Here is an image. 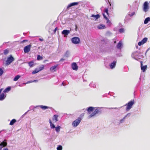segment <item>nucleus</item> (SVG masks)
I'll return each instance as SVG.
<instances>
[{"label": "nucleus", "instance_id": "obj_4", "mask_svg": "<svg viewBox=\"0 0 150 150\" xmlns=\"http://www.w3.org/2000/svg\"><path fill=\"white\" fill-rule=\"evenodd\" d=\"M14 60V59L13 57L10 55L7 58V60L6 61V65H8L10 64Z\"/></svg>", "mask_w": 150, "mask_h": 150}, {"label": "nucleus", "instance_id": "obj_59", "mask_svg": "<svg viewBox=\"0 0 150 150\" xmlns=\"http://www.w3.org/2000/svg\"><path fill=\"white\" fill-rule=\"evenodd\" d=\"M109 109H117V108H109Z\"/></svg>", "mask_w": 150, "mask_h": 150}, {"label": "nucleus", "instance_id": "obj_50", "mask_svg": "<svg viewBox=\"0 0 150 150\" xmlns=\"http://www.w3.org/2000/svg\"><path fill=\"white\" fill-rule=\"evenodd\" d=\"M57 29H58V28H57V27H56L55 28V29L54 30V33H55L56 32V31L57 30Z\"/></svg>", "mask_w": 150, "mask_h": 150}, {"label": "nucleus", "instance_id": "obj_48", "mask_svg": "<svg viewBox=\"0 0 150 150\" xmlns=\"http://www.w3.org/2000/svg\"><path fill=\"white\" fill-rule=\"evenodd\" d=\"M103 15L104 17V18L105 19H108V18L105 15L104 13H103Z\"/></svg>", "mask_w": 150, "mask_h": 150}, {"label": "nucleus", "instance_id": "obj_16", "mask_svg": "<svg viewBox=\"0 0 150 150\" xmlns=\"http://www.w3.org/2000/svg\"><path fill=\"white\" fill-rule=\"evenodd\" d=\"M70 33V31L67 30H64L62 32V34L65 35H67Z\"/></svg>", "mask_w": 150, "mask_h": 150}, {"label": "nucleus", "instance_id": "obj_5", "mask_svg": "<svg viewBox=\"0 0 150 150\" xmlns=\"http://www.w3.org/2000/svg\"><path fill=\"white\" fill-rule=\"evenodd\" d=\"M71 41L74 44H79L80 41V39L77 37H74L71 38Z\"/></svg>", "mask_w": 150, "mask_h": 150}, {"label": "nucleus", "instance_id": "obj_1", "mask_svg": "<svg viewBox=\"0 0 150 150\" xmlns=\"http://www.w3.org/2000/svg\"><path fill=\"white\" fill-rule=\"evenodd\" d=\"M132 58L137 60L143 58L144 57L139 51H136L132 53Z\"/></svg>", "mask_w": 150, "mask_h": 150}, {"label": "nucleus", "instance_id": "obj_47", "mask_svg": "<svg viewBox=\"0 0 150 150\" xmlns=\"http://www.w3.org/2000/svg\"><path fill=\"white\" fill-rule=\"evenodd\" d=\"M4 147V146L3 145V144L0 143V150H1L2 148Z\"/></svg>", "mask_w": 150, "mask_h": 150}, {"label": "nucleus", "instance_id": "obj_32", "mask_svg": "<svg viewBox=\"0 0 150 150\" xmlns=\"http://www.w3.org/2000/svg\"><path fill=\"white\" fill-rule=\"evenodd\" d=\"M96 114L94 112H93L91 115H90L88 117V119L91 118L92 117L94 116Z\"/></svg>", "mask_w": 150, "mask_h": 150}, {"label": "nucleus", "instance_id": "obj_23", "mask_svg": "<svg viewBox=\"0 0 150 150\" xmlns=\"http://www.w3.org/2000/svg\"><path fill=\"white\" fill-rule=\"evenodd\" d=\"M58 66V65H54L53 66L51 67L50 68V71H53Z\"/></svg>", "mask_w": 150, "mask_h": 150}, {"label": "nucleus", "instance_id": "obj_22", "mask_svg": "<svg viewBox=\"0 0 150 150\" xmlns=\"http://www.w3.org/2000/svg\"><path fill=\"white\" fill-rule=\"evenodd\" d=\"M149 21H150V18L149 17H147L145 19L144 21V23L145 24H146Z\"/></svg>", "mask_w": 150, "mask_h": 150}, {"label": "nucleus", "instance_id": "obj_33", "mask_svg": "<svg viewBox=\"0 0 150 150\" xmlns=\"http://www.w3.org/2000/svg\"><path fill=\"white\" fill-rule=\"evenodd\" d=\"M125 117H124L122 119L120 120L119 122V124H120L123 123L125 121Z\"/></svg>", "mask_w": 150, "mask_h": 150}, {"label": "nucleus", "instance_id": "obj_53", "mask_svg": "<svg viewBox=\"0 0 150 150\" xmlns=\"http://www.w3.org/2000/svg\"><path fill=\"white\" fill-rule=\"evenodd\" d=\"M33 81H28L27 82V83H32V82H32Z\"/></svg>", "mask_w": 150, "mask_h": 150}, {"label": "nucleus", "instance_id": "obj_26", "mask_svg": "<svg viewBox=\"0 0 150 150\" xmlns=\"http://www.w3.org/2000/svg\"><path fill=\"white\" fill-rule=\"evenodd\" d=\"M16 120L15 119H12L10 122L9 125H12L16 122Z\"/></svg>", "mask_w": 150, "mask_h": 150}, {"label": "nucleus", "instance_id": "obj_43", "mask_svg": "<svg viewBox=\"0 0 150 150\" xmlns=\"http://www.w3.org/2000/svg\"><path fill=\"white\" fill-rule=\"evenodd\" d=\"M131 115V113H128L127 114L125 117V118H126L127 117H128L130 116Z\"/></svg>", "mask_w": 150, "mask_h": 150}, {"label": "nucleus", "instance_id": "obj_63", "mask_svg": "<svg viewBox=\"0 0 150 150\" xmlns=\"http://www.w3.org/2000/svg\"><path fill=\"white\" fill-rule=\"evenodd\" d=\"M47 61V60H45L44 61V62H45V61Z\"/></svg>", "mask_w": 150, "mask_h": 150}, {"label": "nucleus", "instance_id": "obj_37", "mask_svg": "<svg viewBox=\"0 0 150 150\" xmlns=\"http://www.w3.org/2000/svg\"><path fill=\"white\" fill-rule=\"evenodd\" d=\"M57 150H62V146L59 145L58 146L57 148Z\"/></svg>", "mask_w": 150, "mask_h": 150}, {"label": "nucleus", "instance_id": "obj_8", "mask_svg": "<svg viewBox=\"0 0 150 150\" xmlns=\"http://www.w3.org/2000/svg\"><path fill=\"white\" fill-rule=\"evenodd\" d=\"M31 47V45H29L25 46L24 49V52L25 53L28 52L30 51Z\"/></svg>", "mask_w": 150, "mask_h": 150}, {"label": "nucleus", "instance_id": "obj_60", "mask_svg": "<svg viewBox=\"0 0 150 150\" xmlns=\"http://www.w3.org/2000/svg\"><path fill=\"white\" fill-rule=\"evenodd\" d=\"M4 150H8V149L7 148L4 149Z\"/></svg>", "mask_w": 150, "mask_h": 150}, {"label": "nucleus", "instance_id": "obj_27", "mask_svg": "<svg viewBox=\"0 0 150 150\" xmlns=\"http://www.w3.org/2000/svg\"><path fill=\"white\" fill-rule=\"evenodd\" d=\"M21 77V76L19 75H16L13 79V81H17Z\"/></svg>", "mask_w": 150, "mask_h": 150}, {"label": "nucleus", "instance_id": "obj_12", "mask_svg": "<svg viewBox=\"0 0 150 150\" xmlns=\"http://www.w3.org/2000/svg\"><path fill=\"white\" fill-rule=\"evenodd\" d=\"M141 69L142 70L143 72H145L147 66L146 65L143 66L142 64V62L141 61Z\"/></svg>", "mask_w": 150, "mask_h": 150}, {"label": "nucleus", "instance_id": "obj_3", "mask_svg": "<svg viewBox=\"0 0 150 150\" xmlns=\"http://www.w3.org/2000/svg\"><path fill=\"white\" fill-rule=\"evenodd\" d=\"M81 120V118L79 117L77 119L73 122L72 123V125L74 127H77L79 124Z\"/></svg>", "mask_w": 150, "mask_h": 150}, {"label": "nucleus", "instance_id": "obj_21", "mask_svg": "<svg viewBox=\"0 0 150 150\" xmlns=\"http://www.w3.org/2000/svg\"><path fill=\"white\" fill-rule=\"evenodd\" d=\"M91 17H94L95 18V20H96L100 17V16L99 14H97L96 15L93 14L91 16Z\"/></svg>", "mask_w": 150, "mask_h": 150}, {"label": "nucleus", "instance_id": "obj_25", "mask_svg": "<svg viewBox=\"0 0 150 150\" xmlns=\"http://www.w3.org/2000/svg\"><path fill=\"white\" fill-rule=\"evenodd\" d=\"M105 25L103 24H100L98 26V29H103L105 28Z\"/></svg>", "mask_w": 150, "mask_h": 150}, {"label": "nucleus", "instance_id": "obj_57", "mask_svg": "<svg viewBox=\"0 0 150 150\" xmlns=\"http://www.w3.org/2000/svg\"><path fill=\"white\" fill-rule=\"evenodd\" d=\"M39 40H40V41H42L43 40V39L41 38H39Z\"/></svg>", "mask_w": 150, "mask_h": 150}, {"label": "nucleus", "instance_id": "obj_15", "mask_svg": "<svg viewBox=\"0 0 150 150\" xmlns=\"http://www.w3.org/2000/svg\"><path fill=\"white\" fill-rule=\"evenodd\" d=\"M6 93H2L0 95V100L2 101L4 100L6 98Z\"/></svg>", "mask_w": 150, "mask_h": 150}, {"label": "nucleus", "instance_id": "obj_38", "mask_svg": "<svg viewBox=\"0 0 150 150\" xmlns=\"http://www.w3.org/2000/svg\"><path fill=\"white\" fill-rule=\"evenodd\" d=\"M9 51L8 49H6L4 50V53L5 55L7 54L8 53Z\"/></svg>", "mask_w": 150, "mask_h": 150}, {"label": "nucleus", "instance_id": "obj_6", "mask_svg": "<svg viewBox=\"0 0 150 150\" xmlns=\"http://www.w3.org/2000/svg\"><path fill=\"white\" fill-rule=\"evenodd\" d=\"M38 107H40L43 110H45L48 108H50V109H52V108L51 107H48L46 106H44L43 105H38L36 106H31L30 107V109H31L32 107H33L34 108H35Z\"/></svg>", "mask_w": 150, "mask_h": 150}, {"label": "nucleus", "instance_id": "obj_28", "mask_svg": "<svg viewBox=\"0 0 150 150\" xmlns=\"http://www.w3.org/2000/svg\"><path fill=\"white\" fill-rule=\"evenodd\" d=\"M28 64L30 67H32L34 66V62L32 61L29 62Z\"/></svg>", "mask_w": 150, "mask_h": 150}, {"label": "nucleus", "instance_id": "obj_24", "mask_svg": "<svg viewBox=\"0 0 150 150\" xmlns=\"http://www.w3.org/2000/svg\"><path fill=\"white\" fill-rule=\"evenodd\" d=\"M70 54V52L69 51V50H67L66 52L64 54V56L66 57H68Z\"/></svg>", "mask_w": 150, "mask_h": 150}, {"label": "nucleus", "instance_id": "obj_7", "mask_svg": "<svg viewBox=\"0 0 150 150\" xmlns=\"http://www.w3.org/2000/svg\"><path fill=\"white\" fill-rule=\"evenodd\" d=\"M149 7L148 5V3L147 1H145L144 4L143 5V11L145 12H147L148 9H149Z\"/></svg>", "mask_w": 150, "mask_h": 150}, {"label": "nucleus", "instance_id": "obj_30", "mask_svg": "<svg viewBox=\"0 0 150 150\" xmlns=\"http://www.w3.org/2000/svg\"><path fill=\"white\" fill-rule=\"evenodd\" d=\"M39 71L38 69L37 68H36L32 72V74H34Z\"/></svg>", "mask_w": 150, "mask_h": 150}, {"label": "nucleus", "instance_id": "obj_52", "mask_svg": "<svg viewBox=\"0 0 150 150\" xmlns=\"http://www.w3.org/2000/svg\"><path fill=\"white\" fill-rule=\"evenodd\" d=\"M64 60V59L63 58H61L59 60V62L63 61Z\"/></svg>", "mask_w": 150, "mask_h": 150}, {"label": "nucleus", "instance_id": "obj_39", "mask_svg": "<svg viewBox=\"0 0 150 150\" xmlns=\"http://www.w3.org/2000/svg\"><path fill=\"white\" fill-rule=\"evenodd\" d=\"M119 31L120 33H123L124 31V29L123 28H120L119 29Z\"/></svg>", "mask_w": 150, "mask_h": 150}, {"label": "nucleus", "instance_id": "obj_56", "mask_svg": "<svg viewBox=\"0 0 150 150\" xmlns=\"http://www.w3.org/2000/svg\"><path fill=\"white\" fill-rule=\"evenodd\" d=\"M38 81V80H33L32 81V82H37Z\"/></svg>", "mask_w": 150, "mask_h": 150}, {"label": "nucleus", "instance_id": "obj_36", "mask_svg": "<svg viewBox=\"0 0 150 150\" xmlns=\"http://www.w3.org/2000/svg\"><path fill=\"white\" fill-rule=\"evenodd\" d=\"M1 144H3V146H4V147L6 146L7 145V143L6 142V140H4Z\"/></svg>", "mask_w": 150, "mask_h": 150}, {"label": "nucleus", "instance_id": "obj_17", "mask_svg": "<svg viewBox=\"0 0 150 150\" xmlns=\"http://www.w3.org/2000/svg\"><path fill=\"white\" fill-rule=\"evenodd\" d=\"M122 43L121 41H120L117 44L116 47L118 49L121 50L122 48Z\"/></svg>", "mask_w": 150, "mask_h": 150}, {"label": "nucleus", "instance_id": "obj_18", "mask_svg": "<svg viewBox=\"0 0 150 150\" xmlns=\"http://www.w3.org/2000/svg\"><path fill=\"white\" fill-rule=\"evenodd\" d=\"M11 90V87L8 86L3 91V92L4 93H8L9 91Z\"/></svg>", "mask_w": 150, "mask_h": 150}, {"label": "nucleus", "instance_id": "obj_61", "mask_svg": "<svg viewBox=\"0 0 150 150\" xmlns=\"http://www.w3.org/2000/svg\"><path fill=\"white\" fill-rule=\"evenodd\" d=\"M148 50H149V49H148V50H147V51H146V53H145V54H146V53H147V52L148 51Z\"/></svg>", "mask_w": 150, "mask_h": 150}, {"label": "nucleus", "instance_id": "obj_40", "mask_svg": "<svg viewBox=\"0 0 150 150\" xmlns=\"http://www.w3.org/2000/svg\"><path fill=\"white\" fill-rule=\"evenodd\" d=\"M3 73L4 71L3 69L1 68H0V76H2Z\"/></svg>", "mask_w": 150, "mask_h": 150}, {"label": "nucleus", "instance_id": "obj_19", "mask_svg": "<svg viewBox=\"0 0 150 150\" xmlns=\"http://www.w3.org/2000/svg\"><path fill=\"white\" fill-rule=\"evenodd\" d=\"M58 115H54L53 117L52 120L54 121H55V122H56L58 121Z\"/></svg>", "mask_w": 150, "mask_h": 150}, {"label": "nucleus", "instance_id": "obj_42", "mask_svg": "<svg viewBox=\"0 0 150 150\" xmlns=\"http://www.w3.org/2000/svg\"><path fill=\"white\" fill-rule=\"evenodd\" d=\"M106 20H107V24L109 25H110L111 24V22L108 19H108Z\"/></svg>", "mask_w": 150, "mask_h": 150}, {"label": "nucleus", "instance_id": "obj_51", "mask_svg": "<svg viewBox=\"0 0 150 150\" xmlns=\"http://www.w3.org/2000/svg\"><path fill=\"white\" fill-rule=\"evenodd\" d=\"M84 113H83L81 114L80 115V117H81H81H83L84 116Z\"/></svg>", "mask_w": 150, "mask_h": 150}, {"label": "nucleus", "instance_id": "obj_14", "mask_svg": "<svg viewBox=\"0 0 150 150\" xmlns=\"http://www.w3.org/2000/svg\"><path fill=\"white\" fill-rule=\"evenodd\" d=\"M116 60L113 61L110 64L109 66L111 69H113L115 68L116 65Z\"/></svg>", "mask_w": 150, "mask_h": 150}, {"label": "nucleus", "instance_id": "obj_46", "mask_svg": "<svg viewBox=\"0 0 150 150\" xmlns=\"http://www.w3.org/2000/svg\"><path fill=\"white\" fill-rule=\"evenodd\" d=\"M30 110H28L21 117L22 118H23L24 116L26 115L27 113Z\"/></svg>", "mask_w": 150, "mask_h": 150}, {"label": "nucleus", "instance_id": "obj_41", "mask_svg": "<svg viewBox=\"0 0 150 150\" xmlns=\"http://www.w3.org/2000/svg\"><path fill=\"white\" fill-rule=\"evenodd\" d=\"M104 12L106 13L107 15H108V10L107 8H105Z\"/></svg>", "mask_w": 150, "mask_h": 150}, {"label": "nucleus", "instance_id": "obj_34", "mask_svg": "<svg viewBox=\"0 0 150 150\" xmlns=\"http://www.w3.org/2000/svg\"><path fill=\"white\" fill-rule=\"evenodd\" d=\"M37 59L38 60H40L42 59V57L40 56V55H38L37 56Z\"/></svg>", "mask_w": 150, "mask_h": 150}, {"label": "nucleus", "instance_id": "obj_45", "mask_svg": "<svg viewBox=\"0 0 150 150\" xmlns=\"http://www.w3.org/2000/svg\"><path fill=\"white\" fill-rule=\"evenodd\" d=\"M50 125L51 128L52 129H54L55 128V126L53 124H52Z\"/></svg>", "mask_w": 150, "mask_h": 150}, {"label": "nucleus", "instance_id": "obj_29", "mask_svg": "<svg viewBox=\"0 0 150 150\" xmlns=\"http://www.w3.org/2000/svg\"><path fill=\"white\" fill-rule=\"evenodd\" d=\"M55 128V130L57 132H59L60 131L61 127L60 126H58Z\"/></svg>", "mask_w": 150, "mask_h": 150}, {"label": "nucleus", "instance_id": "obj_13", "mask_svg": "<svg viewBox=\"0 0 150 150\" xmlns=\"http://www.w3.org/2000/svg\"><path fill=\"white\" fill-rule=\"evenodd\" d=\"M71 67L74 70H77L78 69V66L76 63L73 62L71 64Z\"/></svg>", "mask_w": 150, "mask_h": 150}, {"label": "nucleus", "instance_id": "obj_54", "mask_svg": "<svg viewBox=\"0 0 150 150\" xmlns=\"http://www.w3.org/2000/svg\"><path fill=\"white\" fill-rule=\"evenodd\" d=\"M62 85H63V86H65L66 85V84H65L64 82H63L62 83Z\"/></svg>", "mask_w": 150, "mask_h": 150}, {"label": "nucleus", "instance_id": "obj_62", "mask_svg": "<svg viewBox=\"0 0 150 150\" xmlns=\"http://www.w3.org/2000/svg\"><path fill=\"white\" fill-rule=\"evenodd\" d=\"M107 33H110V32H109V31H108V32H107Z\"/></svg>", "mask_w": 150, "mask_h": 150}, {"label": "nucleus", "instance_id": "obj_44", "mask_svg": "<svg viewBox=\"0 0 150 150\" xmlns=\"http://www.w3.org/2000/svg\"><path fill=\"white\" fill-rule=\"evenodd\" d=\"M135 14V13L134 12H132L131 13H129V15L131 17L133 16Z\"/></svg>", "mask_w": 150, "mask_h": 150}, {"label": "nucleus", "instance_id": "obj_11", "mask_svg": "<svg viewBox=\"0 0 150 150\" xmlns=\"http://www.w3.org/2000/svg\"><path fill=\"white\" fill-rule=\"evenodd\" d=\"M96 109L95 111L93 112L96 114L98 113H101V110L100 109L102 108V107H96L95 108Z\"/></svg>", "mask_w": 150, "mask_h": 150}, {"label": "nucleus", "instance_id": "obj_58", "mask_svg": "<svg viewBox=\"0 0 150 150\" xmlns=\"http://www.w3.org/2000/svg\"><path fill=\"white\" fill-rule=\"evenodd\" d=\"M49 122L50 124V125L52 123V122L50 120H49Z\"/></svg>", "mask_w": 150, "mask_h": 150}, {"label": "nucleus", "instance_id": "obj_64", "mask_svg": "<svg viewBox=\"0 0 150 150\" xmlns=\"http://www.w3.org/2000/svg\"><path fill=\"white\" fill-rule=\"evenodd\" d=\"M138 46H137V47H137V48H138Z\"/></svg>", "mask_w": 150, "mask_h": 150}, {"label": "nucleus", "instance_id": "obj_49", "mask_svg": "<svg viewBox=\"0 0 150 150\" xmlns=\"http://www.w3.org/2000/svg\"><path fill=\"white\" fill-rule=\"evenodd\" d=\"M27 41H28V40H24L21 42V43H24L25 42H27Z\"/></svg>", "mask_w": 150, "mask_h": 150}, {"label": "nucleus", "instance_id": "obj_55", "mask_svg": "<svg viewBox=\"0 0 150 150\" xmlns=\"http://www.w3.org/2000/svg\"><path fill=\"white\" fill-rule=\"evenodd\" d=\"M2 90H3L2 88H1V89H0V95H1V92L2 91Z\"/></svg>", "mask_w": 150, "mask_h": 150}, {"label": "nucleus", "instance_id": "obj_35", "mask_svg": "<svg viewBox=\"0 0 150 150\" xmlns=\"http://www.w3.org/2000/svg\"><path fill=\"white\" fill-rule=\"evenodd\" d=\"M44 66L43 65H42L38 69L39 71H40L43 69H44Z\"/></svg>", "mask_w": 150, "mask_h": 150}, {"label": "nucleus", "instance_id": "obj_2", "mask_svg": "<svg viewBox=\"0 0 150 150\" xmlns=\"http://www.w3.org/2000/svg\"><path fill=\"white\" fill-rule=\"evenodd\" d=\"M134 100H133L130 101L126 104L125 106H126V111H128L132 108L133 105L134 104Z\"/></svg>", "mask_w": 150, "mask_h": 150}, {"label": "nucleus", "instance_id": "obj_20", "mask_svg": "<svg viewBox=\"0 0 150 150\" xmlns=\"http://www.w3.org/2000/svg\"><path fill=\"white\" fill-rule=\"evenodd\" d=\"M95 109V108L93 107H89L87 108V110L89 112H92L93 111L94 109Z\"/></svg>", "mask_w": 150, "mask_h": 150}, {"label": "nucleus", "instance_id": "obj_31", "mask_svg": "<svg viewBox=\"0 0 150 150\" xmlns=\"http://www.w3.org/2000/svg\"><path fill=\"white\" fill-rule=\"evenodd\" d=\"M90 86L95 88L96 87V85L95 83L93 82H91L89 85Z\"/></svg>", "mask_w": 150, "mask_h": 150}, {"label": "nucleus", "instance_id": "obj_10", "mask_svg": "<svg viewBox=\"0 0 150 150\" xmlns=\"http://www.w3.org/2000/svg\"><path fill=\"white\" fill-rule=\"evenodd\" d=\"M79 3V2H74L71 3L68 5L67 9H69L71 7L73 6L77 5H78Z\"/></svg>", "mask_w": 150, "mask_h": 150}, {"label": "nucleus", "instance_id": "obj_9", "mask_svg": "<svg viewBox=\"0 0 150 150\" xmlns=\"http://www.w3.org/2000/svg\"><path fill=\"white\" fill-rule=\"evenodd\" d=\"M148 38H144L141 41L139 42L138 43V45L139 46H141L145 43L147 41Z\"/></svg>", "mask_w": 150, "mask_h": 150}]
</instances>
